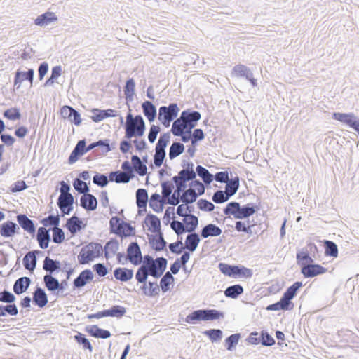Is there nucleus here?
Masks as SVG:
<instances>
[{"instance_id": "f257e3e1", "label": "nucleus", "mask_w": 359, "mask_h": 359, "mask_svg": "<svg viewBox=\"0 0 359 359\" xmlns=\"http://www.w3.org/2000/svg\"><path fill=\"white\" fill-rule=\"evenodd\" d=\"M256 212L255 205L252 203H248L241 206L240 203L236 201L229 203L223 209L225 215H233L235 219H242L248 218Z\"/></svg>"}, {"instance_id": "f03ea898", "label": "nucleus", "mask_w": 359, "mask_h": 359, "mask_svg": "<svg viewBox=\"0 0 359 359\" xmlns=\"http://www.w3.org/2000/svg\"><path fill=\"white\" fill-rule=\"evenodd\" d=\"M223 312L216 309H198L194 311L185 318L187 323L195 324L197 321L201 320H214L224 318Z\"/></svg>"}, {"instance_id": "7ed1b4c3", "label": "nucleus", "mask_w": 359, "mask_h": 359, "mask_svg": "<svg viewBox=\"0 0 359 359\" xmlns=\"http://www.w3.org/2000/svg\"><path fill=\"white\" fill-rule=\"evenodd\" d=\"M103 253V247L100 243L91 242L82 248L79 255L78 261L81 264H88L95 258L99 257Z\"/></svg>"}, {"instance_id": "20e7f679", "label": "nucleus", "mask_w": 359, "mask_h": 359, "mask_svg": "<svg viewBox=\"0 0 359 359\" xmlns=\"http://www.w3.org/2000/svg\"><path fill=\"white\" fill-rule=\"evenodd\" d=\"M125 138L141 137L145 131V123L141 115L135 116V121L125 124Z\"/></svg>"}, {"instance_id": "39448f33", "label": "nucleus", "mask_w": 359, "mask_h": 359, "mask_svg": "<svg viewBox=\"0 0 359 359\" xmlns=\"http://www.w3.org/2000/svg\"><path fill=\"white\" fill-rule=\"evenodd\" d=\"M180 109L176 103H170L168 107L161 106L158 109V118L165 127H168L178 115Z\"/></svg>"}, {"instance_id": "423d86ee", "label": "nucleus", "mask_w": 359, "mask_h": 359, "mask_svg": "<svg viewBox=\"0 0 359 359\" xmlns=\"http://www.w3.org/2000/svg\"><path fill=\"white\" fill-rule=\"evenodd\" d=\"M127 255L125 261H129L137 266L142 262V255L140 248L137 242L130 243L127 248Z\"/></svg>"}, {"instance_id": "0eeeda50", "label": "nucleus", "mask_w": 359, "mask_h": 359, "mask_svg": "<svg viewBox=\"0 0 359 359\" xmlns=\"http://www.w3.org/2000/svg\"><path fill=\"white\" fill-rule=\"evenodd\" d=\"M332 117L334 119L337 120L352 128L354 130L359 133V118H357L353 113L343 114L339 112H334Z\"/></svg>"}, {"instance_id": "6e6552de", "label": "nucleus", "mask_w": 359, "mask_h": 359, "mask_svg": "<svg viewBox=\"0 0 359 359\" xmlns=\"http://www.w3.org/2000/svg\"><path fill=\"white\" fill-rule=\"evenodd\" d=\"M232 75L236 77L245 78L250 81L253 87L257 86V79L254 78L253 73L247 66L244 65H236L232 69Z\"/></svg>"}, {"instance_id": "1a4fd4ad", "label": "nucleus", "mask_w": 359, "mask_h": 359, "mask_svg": "<svg viewBox=\"0 0 359 359\" xmlns=\"http://www.w3.org/2000/svg\"><path fill=\"white\" fill-rule=\"evenodd\" d=\"M168 261L165 257H161L155 259V262L147 269L150 276L158 278L161 277L167 267Z\"/></svg>"}, {"instance_id": "9d476101", "label": "nucleus", "mask_w": 359, "mask_h": 359, "mask_svg": "<svg viewBox=\"0 0 359 359\" xmlns=\"http://www.w3.org/2000/svg\"><path fill=\"white\" fill-rule=\"evenodd\" d=\"M327 271V269L321 265L313 263L308 264H302V269H301V273L304 278H313L323 274L326 273Z\"/></svg>"}, {"instance_id": "9b49d317", "label": "nucleus", "mask_w": 359, "mask_h": 359, "mask_svg": "<svg viewBox=\"0 0 359 359\" xmlns=\"http://www.w3.org/2000/svg\"><path fill=\"white\" fill-rule=\"evenodd\" d=\"M60 113L64 118H67L72 123L79 126L81 123V115L78 111L70 106H63L60 109Z\"/></svg>"}, {"instance_id": "f8f14e48", "label": "nucleus", "mask_w": 359, "mask_h": 359, "mask_svg": "<svg viewBox=\"0 0 359 359\" xmlns=\"http://www.w3.org/2000/svg\"><path fill=\"white\" fill-rule=\"evenodd\" d=\"M57 203L62 213V216L69 215L73 210L74 196L72 194L66 196H59Z\"/></svg>"}, {"instance_id": "ddd939ff", "label": "nucleus", "mask_w": 359, "mask_h": 359, "mask_svg": "<svg viewBox=\"0 0 359 359\" xmlns=\"http://www.w3.org/2000/svg\"><path fill=\"white\" fill-rule=\"evenodd\" d=\"M181 117L184 116L183 121L188 126V130L192 129L196 126L197 122L201 119V115L198 111L185 110L181 113Z\"/></svg>"}, {"instance_id": "4468645a", "label": "nucleus", "mask_w": 359, "mask_h": 359, "mask_svg": "<svg viewBox=\"0 0 359 359\" xmlns=\"http://www.w3.org/2000/svg\"><path fill=\"white\" fill-rule=\"evenodd\" d=\"M91 112L93 113V116H91L90 118L96 123L100 122L106 118L116 117L118 115L116 111L112 109H100L94 108L91 110Z\"/></svg>"}, {"instance_id": "2eb2a0df", "label": "nucleus", "mask_w": 359, "mask_h": 359, "mask_svg": "<svg viewBox=\"0 0 359 359\" xmlns=\"http://www.w3.org/2000/svg\"><path fill=\"white\" fill-rule=\"evenodd\" d=\"M20 227L13 222L6 221L0 225V234L5 238L13 236L19 233Z\"/></svg>"}, {"instance_id": "dca6fc26", "label": "nucleus", "mask_w": 359, "mask_h": 359, "mask_svg": "<svg viewBox=\"0 0 359 359\" xmlns=\"http://www.w3.org/2000/svg\"><path fill=\"white\" fill-rule=\"evenodd\" d=\"M34 71L32 69H29L27 72L18 70L15 75L14 87L18 89L20 87L21 83L25 80L29 81L32 86L34 79Z\"/></svg>"}, {"instance_id": "f3484780", "label": "nucleus", "mask_w": 359, "mask_h": 359, "mask_svg": "<svg viewBox=\"0 0 359 359\" xmlns=\"http://www.w3.org/2000/svg\"><path fill=\"white\" fill-rule=\"evenodd\" d=\"M94 275L91 270L85 269L74 280L73 285L75 288H81L85 286L88 282L93 280Z\"/></svg>"}, {"instance_id": "a211bd4d", "label": "nucleus", "mask_w": 359, "mask_h": 359, "mask_svg": "<svg viewBox=\"0 0 359 359\" xmlns=\"http://www.w3.org/2000/svg\"><path fill=\"white\" fill-rule=\"evenodd\" d=\"M80 205L88 211H93L97 208V201L91 194L82 195L80 198Z\"/></svg>"}, {"instance_id": "6ab92c4d", "label": "nucleus", "mask_w": 359, "mask_h": 359, "mask_svg": "<svg viewBox=\"0 0 359 359\" xmlns=\"http://www.w3.org/2000/svg\"><path fill=\"white\" fill-rule=\"evenodd\" d=\"M183 118L184 116H180L172 123L171 132L175 136H180L184 133L191 134V130H188V126L183 121Z\"/></svg>"}, {"instance_id": "aec40b11", "label": "nucleus", "mask_w": 359, "mask_h": 359, "mask_svg": "<svg viewBox=\"0 0 359 359\" xmlns=\"http://www.w3.org/2000/svg\"><path fill=\"white\" fill-rule=\"evenodd\" d=\"M16 218L19 225L25 231H26L27 232L32 235H34L35 233L36 228L34 222L32 219H30L26 215H18Z\"/></svg>"}, {"instance_id": "412c9836", "label": "nucleus", "mask_w": 359, "mask_h": 359, "mask_svg": "<svg viewBox=\"0 0 359 359\" xmlns=\"http://www.w3.org/2000/svg\"><path fill=\"white\" fill-rule=\"evenodd\" d=\"M43 269L48 273L47 274L50 275L59 271H64V269H61V263L58 260L53 259L49 257L44 259Z\"/></svg>"}, {"instance_id": "4be33fe9", "label": "nucleus", "mask_w": 359, "mask_h": 359, "mask_svg": "<svg viewBox=\"0 0 359 359\" xmlns=\"http://www.w3.org/2000/svg\"><path fill=\"white\" fill-rule=\"evenodd\" d=\"M41 251L33 250L28 252L22 259L24 267L30 271H33L36 266V254L41 253Z\"/></svg>"}, {"instance_id": "5701e85b", "label": "nucleus", "mask_w": 359, "mask_h": 359, "mask_svg": "<svg viewBox=\"0 0 359 359\" xmlns=\"http://www.w3.org/2000/svg\"><path fill=\"white\" fill-rule=\"evenodd\" d=\"M145 224L149 227L148 230L152 233H158L161 231V220L155 215L148 214L144 219Z\"/></svg>"}, {"instance_id": "b1692460", "label": "nucleus", "mask_w": 359, "mask_h": 359, "mask_svg": "<svg viewBox=\"0 0 359 359\" xmlns=\"http://www.w3.org/2000/svg\"><path fill=\"white\" fill-rule=\"evenodd\" d=\"M57 20V17L53 12L47 11L39 15L34 20V24L37 26L44 27Z\"/></svg>"}, {"instance_id": "393cba45", "label": "nucleus", "mask_w": 359, "mask_h": 359, "mask_svg": "<svg viewBox=\"0 0 359 359\" xmlns=\"http://www.w3.org/2000/svg\"><path fill=\"white\" fill-rule=\"evenodd\" d=\"M50 229H46L45 227H39L37 231L36 239L39 243V247L41 249H46L50 240Z\"/></svg>"}, {"instance_id": "a878e982", "label": "nucleus", "mask_w": 359, "mask_h": 359, "mask_svg": "<svg viewBox=\"0 0 359 359\" xmlns=\"http://www.w3.org/2000/svg\"><path fill=\"white\" fill-rule=\"evenodd\" d=\"M31 284V280L29 277H21L15 280L13 285V292L19 295L25 292L29 288Z\"/></svg>"}, {"instance_id": "bb28decb", "label": "nucleus", "mask_w": 359, "mask_h": 359, "mask_svg": "<svg viewBox=\"0 0 359 359\" xmlns=\"http://www.w3.org/2000/svg\"><path fill=\"white\" fill-rule=\"evenodd\" d=\"M32 299L34 304L40 308L44 307L48 302L46 293L44 290L40 287H36L33 293Z\"/></svg>"}, {"instance_id": "cd10ccee", "label": "nucleus", "mask_w": 359, "mask_h": 359, "mask_svg": "<svg viewBox=\"0 0 359 359\" xmlns=\"http://www.w3.org/2000/svg\"><path fill=\"white\" fill-rule=\"evenodd\" d=\"M86 331L92 337L100 339H107L111 337L109 330L100 328L97 325H89L86 327Z\"/></svg>"}, {"instance_id": "c85d7f7f", "label": "nucleus", "mask_w": 359, "mask_h": 359, "mask_svg": "<svg viewBox=\"0 0 359 359\" xmlns=\"http://www.w3.org/2000/svg\"><path fill=\"white\" fill-rule=\"evenodd\" d=\"M66 227L72 235H74L78 231H81L84 226L83 225V222L79 217L73 215L67 219Z\"/></svg>"}, {"instance_id": "c756f323", "label": "nucleus", "mask_w": 359, "mask_h": 359, "mask_svg": "<svg viewBox=\"0 0 359 359\" xmlns=\"http://www.w3.org/2000/svg\"><path fill=\"white\" fill-rule=\"evenodd\" d=\"M222 229L214 224H208L203 226L201 231V236L203 238L208 237H216L221 235Z\"/></svg>"}, {"instance_id": "7c9ffc66", "label": "nucleus", "mask_w": 359, "mask_h": 359, "mask_svg": "<svg viewBox=\"0 0 359 359\" xmlns=\"http://www.w3.org/2000/svg\"><path fill=\"white\" fill-rule=\"evenodd\" d=\"M114 278L121 282H127L133 277V270L124 267H118L114 271Z\"/></svg>"}, {"instance_id": "2f4dec72", "label": "nucleus", "mask_w": 359, "mask_h": 359, "mask_svg": "<svg viewBox=\"0 0 359 359\" xmlns=\"http://www.w3.org/2000/svg\"><path fill=\"white\" fill-rule=\"evenodd\" d=\"M149 239V243L154 250L159 252L165 249L167 243L162 232L158 233L157 236H151Z\"/></svg>"}, {"instance_id": "473e14b6", "label": "nucleus", "mask_w": 359, "mask_h": 359, "mask_svg": "<svg viewBox=\"0 0 359 359\" xmlns=\"http://www.w3.org/2000/svg\"><path fill=\"white\" fill-rule=\"evenodd\" d=\"M144 115L149 122H152L156 117V108L150 101H145L142 104Z\"/></svg>"}, {"instance_id": "72a5a7b5", "label": "nucleus", "mask_w": 359, "mask_h": 359, "mask_svg": "<svg viewBox=\"0 0 359 359\" xmlns=\"http://www.w3.org/2000/svg\"><path fill=\"white\" fill-rule=\"evenodd\" d=\"M109 179L111 182H115L116 183H128L132 179L133 176L128 175L126 172H123L122 171H112L109 173Z\"/></svg>"}, {"instance_id": "f704fd0d", "label": "nucleus", "mask_w": 359, "mask_h": 359, "mask_svg": "<svg viewBox=\"0 0 359 359\" xmlns=\"http://www.w3.org/2000/svg\"><path fill=\"white\" fill-rule=\"evenodd\" d=\"M200 237L196 232L190 233L187 235L185 241V248L190 252H194L197 248L200 243Z\"/></svg>"}, {"instance_id": "c9c22d12", "label": "nucleus", "mask_w": 359, "mask_h": 359, "mask_svg": "<svg viewBox=\"0 0 359 359\" xmlns=\"http://www.w3.org/2000/svg\"><path fill=\"white\" fill-rule=\"evenodd\" d=\"M131 162L133 164V170H135L140 176H144L147 174V165L144 163V162L142 161L138 156H132Z\"/></svg>"}, {"instance_id": "e433bc0d", "label": "nucleus", "mask_w": 359, "mask_h": 359, "mask_svg": "<svg viewBox=\"0 0 359 359\" xmlns=\"http://www.w3.org/2000/svg\"><path fill=\"white\" fill-rule=\"evenodd\" d=\"M135 229L130 224L122 221L120 228H116L115 234L120 237H127L135 235Z\"/></svg>"}, {"instance_id": "4c0bfd02", "label": "nucleus", "mask_w": 359, "mask_h": 359, "mask_svg": "<svg viewBox=\"0 0 359 359\" xmlns=\"http://www.w3.org/2000/svg\"><path fill=\"white\" fill-rule=\"evenodd\" d=\"M163 200L161 196L157 194H152L150 200H149V207L153 209L154 211L156 212H160L163 211Z\"/></svg>"}, {"instance_id": "58836bf2", "label": "nucleus", "mask_w": 359, "mask_h": 359, "mask_svg": "<svg viewBox=\"0 0 359 359\" xmlns=\"http://www.w3.org/2000/svg\"><path fill=\"white\" fill-rule=\"evenodd\" d=\"M148 202V193L145 189L140 188L136 191V204L138 208L146 209Z\"/></svg>"}, {"instance_id": "ea45409f", "label": "nucleus", "mask_w": 359, "mask_h": 359, "mask_svg": "<svg viewBox=\"0 0 359 359\" xmlns=\"http://www.w3.org/2000/svg\"><path fill=\"white\" fill-rule=\"evenodd\" d=\"M196 177V172H189L186 170H181L177 175H175L172 177V179L176 180L177 181H180L181 182L187 184V182L194 181Z\"/></svg>"}, {"instance_id": "a19ab883", "label": "nucleus", "mask_w": 359, "mask_h": 359, "mask_svg": "<svg viewBox=\"0 0 359 359\" xmlns=\"http://www.w3.org/2000/svg\"><path fill=\"white\" fill-rule=\"evenodd\" d=\"M243 287L240 284H236L226 287L224 290V294L226 297L236 299L239 295L243 293Z\"/></svg>"}, {"instance_id": "79ce46f5", "label": "nucleus", "mask_w": 359, "mask_h": 359, "mask_svg": "<svg viewBox=\"0 0 359 359\" xmlns=\"http://www.w3.org/2000/svg\"><path fill=\"white\" fill-rule=\"evenodd\" d=\"M239 188V178L236 177L234 179L229 180L226 182L224 192L226 193L227 196L231 198L238 191Z\"/></svg>"}, {"instance_id": "37998d69", "label": "nucleus", "mask_w": 359, "mask_h": 359, "mask_svg": "<svg viewBox=\"0 0 359 359\" xmlns=\"http://www.w3.org/2000/svg\"><path fill=\"white\" fill-rule=\"evenodd\" d=\"M43 283L48 290L55 292L58 290L59 280L50 274H46L43 276Z\"/></svg>"}, {"instance_id": "c03bdc74", "label": "nucleus", "mask_w": 359, "mask_h": 359, "mask_svg": "<svg viewBox=\"0 0 359 359\" xmlns=\"http://www.w3.org/2000/svg\"><path fill=\"white\" fill-rule=\"evenodd\" d=\"M119 248V243L116 239H111L107 242L103 252H104V257L107 259L109 258V252L114 255Z\"/></svg>"}, {"instance_id": "a18cd8bd", "label": "nucleus", "mask_w": 359, "mask_h": 359, "mask_svg": "<svg viewBox=\"0 0 359 359\" xmlns=\"http://www.w3.org/2000/svg\"><path fill=\"white\" fill-rule=\"evenodd\" d=\"M195 172L196 175H198L205 184H210L212 182L213 175L204 167L197 165Z\"/></svg>"}, {"instance_id": "49530a36", "label": "nucleus", "mask_w": 359, "mask_h": 359, "mask_svg": "<svg viewBox=\"0 0 359 359\" xmlns=\"http://www.w3.org/2000/svg\"><path fill=\"white\" fill-rule=\"evenodd\" d=\"M184 151V146L182 143L174 142L169 149L168 156L172 160L182 154Z\"/></svg>"}, {"instance_id": "de8ad7c7", "label": "nucleus", "mask_w": 359, "mask_h": 359, "mask_svg": "<svg viewBox=\"0 0 359 359\" xmlns=\"http://www.w3.org/2000/svg\"><path fill=\"white\" fill-rule=\"evenodd\" d=\"M135 83L133 79H129L126 82L124 87V94L126 95V100L128 102H131L133 100L135 94Z\"/></svg>"}, {"instance_id": "09e8293b", "label": "nucleus", "mask_w": 359, "mask_h": 359, "mask_svg": "<svg viewBox=\"0 0 359 359\" xmlns=\"http://www.w3.org/2000/svg\"><path fill=\"white\" fill-rule=\"evenodd\" d=\"M198 196L196 192H194L193 188L185 189L181 196V201L184 204H190L195 202Z\"/></svg>"}, {"instance_id": "8fccbe9b", "label": "nucleus", "mask_w": 359, "mask_h": 359, "mask_svg": "<svg viewBox=\"0 0 359 359\" xmlns=\"http://www.w3.org/2000/svg\"><path fill=\"white\" fill-rule=\"evenodd\" d=\"M186 218L187 219H184V222L187 232H194L198 224V217L194 215L189 214Z\"/></svg>"}, {"instance_id": "3c124183", "label": "nucleus", "mask_w": 359, "mask_h": 359, "mask_svg": "<svg viewBox=\"0 0 359 359\" xmlns=\"http://www.w3.org/2000/svg\"><path fill=\"white\" fill-rule=\"evenodd\" d=\"M74 339L83 349L88 350L90 352L93 351V346L84 334L78 332L74 336Z\"/></svg>"}, {"instance_id": "603ef678", "label": "nucleus", "mask_w": 359, "mask_h": 359, "mask_svg": "<svg viewBox=\"0 0 359 359\" xmlns=\"http://www.w3.org/2000/svg\"><path fill=\"white\" fill-rule=\"evenodd\" d=\"M170 135L169 133H165L160 135L155 150L165 151V148L170 142Z\"/></svg>"}, {"instance_id": "864d4df0", "label": "nucleus", "mask_w": 359, "mask_h": 359, "mask_svg": "<svg viewBox=\"0 0 359 359\" xmlns=\"http://www.w3.org/2000/svg\"><path fill=\"white\" fill-rule=\"evenodd\" d=\"M174 282V277L170 271H167L160 280V287L163 292L170 289V285Z\"/></svg>"}, {"instance_id": "5fc2aeb1", "label": "nucleus", "mask_w": 359, "mask_h": 359, "mask_svg": "<svg viewBox=\"0 0 359 359\" xmlns=\"http://www.w3.org/2000/svg\"><path fill=\"white\" fill-rule=\"evenodd\" d=\"M60 216L50 215L41 220V223L43 225V227L53 226L54 228L58 227L60 225Z\"/></svg>"}, {"instance_id": "6e6d98bb", "label": "nucleus", "mask_w": 359, "mask_h": 359, "mask_svg": "<svg viewBox=\"0 0 359 359\" xmlns=\"http://www.w3.org/2000/svg\"><path fill=\"white\" fill-rule=\"evenodd\" d=\"M18 313V309L15 304H7L6 306L0 305V317H4L6 313L11 316H16Z\"/></svg>"}, {"instance_id": "4d7b16f0", "label": "nucleus", "mask_w": 359, "mask_h": 359, "mask_svg": "<svg viewBox=\"0 0 359 359\" xmlns=\"http://www.w3.org/2000/svg\"><path fill=\"white\" fill-rule=\"evenodd\" d=\"M73 187L76 191L79 194H83V195L88 194L89 191V187L87 183L79 178L74 179Z\"/></svg>"}, {"instance_id": "13d9d810", "label": "nucleus", "mask_w": 359, "mask_h": 359, "mask_svg": "<svg viewBox=\"0 0 359 359\" xmlns=\"http://www.w3.org/2000/svg\"><path fill=\"white\" fill-rule=\"evenodd\" d=\"M203 334L207 336L212 342L220 341L223 336V332L219 329H210L205 330Z\"/></svg>"}, {"instance_id": "bf43d9fd", "label": "nucleus", "mask_w": 359, "mask_h": 359, "mask_svg": "<svg viewBox=\"0 0 359 359\" xmlns=\"http://www.w3.org/2000/svg\"><path fill=\"white\" fill-rule=\"evenodd\" d=\"M252 276V271L250 269L246 268L243 266H236L235 269L234 278H251Z\"/></svg>"}, {"instance_id": "052dcab7", "label": "nucleus", "mask_w": 359, "mask_h": 359, "mask_svg": "<svg viewBox=\"0 0 359 359\" xmlns=\"http://www.w3.org/2000/svg\"><path fill=\"white\" fill-rule=\"evenodd\" d=\"M297 260L302 269V264H308L313 262V259L309 255L307 251H301L297 253Z\"/></svg>"}, {"instance_id": "680f3d73", "label": "nucleus", "mask_w": 359, "mask_h": 359, "mask_svg": "<svg viewBox=\"0 0 359 359\" xmlns=\"http://www.w3.org/2000/svg\"><path fill=\"white\" fill-rule=\"evenodd\" d=\"M325 253L326 255L331 257H337L338 255L337 245L333 241H325Z\"/></svg>"}, {"instance_id": "e2e57ef3", "label": "nucleus", "mask_w": 359, "mask_h": 359, "mask_svg": "<svg viewBox=\"0 0 359 359\" xmlns=\"http://www.w3.org/2000/svg\"><path fill=\"white\" fill-rule=\"evenodd\" d=\"M109 180L107 175L98 172H96L93 178V182L100 187H106L109 183Z\"/></svg>"}, {"instance_id": "0e129e2a", "label": "nucleus", "mask_w": 359, "mask_h": 359, "mask_svg": "<svg viewBox=\"0 0 359 359\" xmlns=\"http://www.w3.org/2000/svg\"><path fill=\"white\" fill-rule=\"evenodd\" d=\"M240 337L241 334L238 333L233 334L228 337L225 339L226 349L229 351H231L232 348L238 344Z\"/></svg>"}, {"instance_id": "69168bd1", "label": "nucleus", "mask_w": 359, "mask_h": 359, "mask_svg": "<svg viewBox=\"0 0 359 359\" xmlns=\"http://www.w3.org/2000/svg\"><path fill=\"white\" fill-rule=\"evenodd\" d=\"M230 198L227 196L224 191L217 190L216 191L212 197L213 202L219 204L227 201Z\"/></svg>"}, {"instance_id": "338daca9", "label": "nucleus", "mask_w": 359, "mask_h": 359, "mask_svg": "<svg viewBox=\"0 0 359 359\" xmlns=\"http://www.w3.org/2000/svg\"><path fill=\"white\" fill-rule=\"evenodd\" d=\"M149 276L147 269L140 266L135 273V279L140 283H145Z\"/></svg>"}, {"instance_id": "774afa93", "label": "nucleus", "mask_w": 359, "mask_h": 359, "mask_svg": "<svg viewBox=\"0 0 359 359\" xmlns=\"http://www.w3.org/2000/svg\"><path fill=\"white\" fill-rule=\"evenodd\" d=\"M302 286V283L297 281L290 286L283 293L292 300L297 294L298 290Z\"/></svg>"}]
</instances>
